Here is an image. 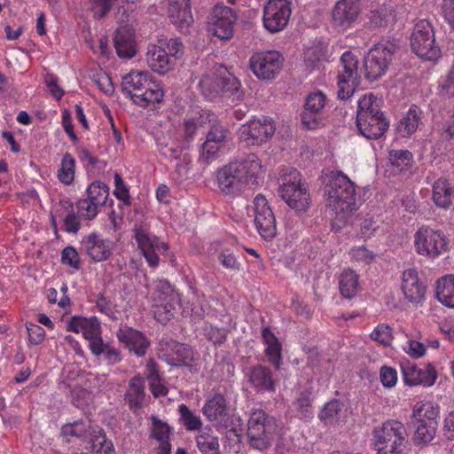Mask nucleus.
<instances>
[{
  "mask_svg": "<svg viewBox=\"0 0 454 454\" xmlns=\"http://www.w3.org/2000/svg\"><path fill=\"white\" fill-rule=\"evenodd\" d=\"M260 168L258 157L254 153L248 154L245 159L231 162L218 170V187L226 195H239L246 185H258Z\"/></svg>",
  "mask_w": 454,
  "mask_h": 454,
  "instance_id": "1",
  "label": "nucleus"
},
{
  "mask_svg": "<svg viewBox=\"0 0 454 454\" xmlns=\"http://www.w3.org/2000/svg\"><path fill=\"white\" fill-rule=\"evenodd\" d=\"M327 206L344 219L356 210L355 184L343 173L332 171L322 176Z\"/></svg>",
  "mask_w": 454,
  "mask_h": 454,
  "instance_id": "2",
  "label": "nucleus"
},
{
  "mask_svg": "<svg viewBox=\"0 0 454 454\" xmlns=\"http://www.w3.org/2000/svg\"><path fill=\"white\" fill-rule=\"evenodd\" d=\"M356 124L359 134L369 140L380 138L388 129L389 122L373 94L364 95L358 100Z\"/></svg>",
  "mask_w": 454,
  "mask_h": 454,
  "instance_id": "3",
  "label": "nucleus"
},
{
  "mask_svg": "<svg viewBox=\"0 0 454 454\" xmlns=\"http://www.w3.org/2000/svg\"><path fill=\"white\" fill-rule=\"evenodd\" d=\"M400 39L381 38L364 58V77L370 82L378 81L389 68L393 56L400 49Z\"/></svg>",
  "mask_w": 454,
  "mask_h": 454,
  "instance_id": "4",
  "label": "nucleus"
},
{
  "mask_svg": "<svg viewBox=\"0 0 454 454\" xmlns=\"http://www.w3.org/2000/svg\"><path fill=\"white\" fill-rule=\"evenodd\" d=\"M377 454H407L408 434L405 426L397 420H387L372 432Z\"/></svg>",
  "mask_w": 454,
  "mask_h": 454,
  "instance_id": "5",
  "label": "nucleus"
},
{
  "mask_svg": "<svg viewBox=\"0 0 454 454\" xmlns=\"http://www.w3.org/2000/svg\"><path fill=\"white\" fill-rule=\"evenodd\" d=\"M278 427V421L274 417L268 415L262 409L254 410L247 422L248 443L260 450L268 449L277 434Z\"/></svg>",
  "mask_w": 454,
  "mask_h": 454,
  "instance_id": "6",
  "label": "nucleus"
},
{
  "mask_svg": "<svg viewBox=\"0 0 454 454\" xmlns=\"http://www.w3.org/2000/svg\"><path fill=\"white\" fill-rule=\"evenodd\" d=\"M411 49L419 58L434 61L440 58L441 49L435 42V34L427 20H419L411 35Z\"/></svg>",
  "mask_w": 454,
  "mask_h": 454,
  "instance_id": "7",
  "label": "nucleus"
},
{
  "mask_svg": "<svg viewBox=\"0 0 454 454\" xmlns=\"http://www.w3.org/2000/svg\"><path fill=\"white\" fill-rule=\"evenodd\" d=\"M284 59L276 51L256 52L249 59V67L254 74L262 80L275 78L282 68Z\"/></svg>",
  "mask_w": 454,
  "mask_h": 454,
  "instance_id": "8",
  "label": "nucleus"
},
{
  "mask_svg": "<svg viewBox=\"0 0 454 454\" xmlns=\"http://www.w3.org/2000/svg\"><path fill=\"white\" fill-rule=\"evenodd\" d=\"M237 15L234 11L223 5H215L207 22V31L221 40H230L233 36Z\"/></svg>",
  "mask_w": 454,
  "mask_h": 454,
  "instance_id": "9",
  "label": "nucleus"
},
{
  "mask_svg": "<svg viewBox=\"0 0 454 454\" xmlns=\"http://www.w3.org/2000/svg\"><path fill=\"white\" fill-rule=\"evenodd\" d=\"M254 224L259 234L265 240H271L277 235L275 215L266 198L258 194L254 199Z\"/></svg>",
  "mask_w": 454,
  "mask_h": 454,
  "instance_id": "10",
  "label": "nucleus"
},
{
  "mask_svg": "<svg viewBox=\"0 0 454 454\" xmlns=\"http://www.w3.org/2000/svg\"><path fill=\"white\" fill-rule=\"evenodd\" d=\"M288 0H269L263 11V26L270 33L283 30L291 16Z\"/></svg>",
  "mask_w": 454,
  "mask_h": 454,
  "instance_id": "11",
  "label": "nucleus"
},
{
  "mask_svg": "<svg viewBox=\"0 0 454 454\" xmlns=\"http://www.w3.org/2000/svg\"><path fill=\"white\" fill-rule=\"evenodd\" d=\"M294 181L289 179L288 182L280 184L278 193L289 207L296 211H305L309 205V193L300 178L296 182L299 173L294 170Z\"/></svg>",
  "mask_w": 454,
  "mask_h": 454,
  "instance_id": "12",
  "label": "nucleus"
},
{
  "mask_svg": "<svg viewBox=\"0 0 454 454\" xmlns=\"http://www.w3.org/2000/svg\"><path fill=\"white\" fill-rule=\"evenodd\" d=\"M415 246L419 254L435 257L447 248L442 232L430 228H421L415 236Z\"/></svg>",
  "mask_w": 454,
  "mask_h": 454,
  "instance_id": "13",
  "label": "nucleus"
},
{
  "mask_svg": "<svg viewBox=\"0 0 454 454\" xmlns=\"http://www.w3.org/2000/svg\"><path fill=\"white\" fill-rule=\"evenodd\" d=\"M114 244L108 239H104L97 232H91L83 237L81 241V250L95 262L108 260L113 254Z\"/></svg>",
  "mask_w": 454,
  "mask_h": 454,
  "instance_id": "14",
  "label": "nucleus"
},
{
  "mask_svg": "<svg viewBox=\"0 0 454 454\" xmlns=\"http://www.w3.org/2000/svg\"><path fill=\"white\" fill-rule=\"evenodd\" d=\"M276 128L271 119L251 120L240 128V137L250 145H259L266 142L275 133Z\"/></svg>",
  "mask_w": 454,
  "mask_h": 454,
  "instance_id": "15",
  "label": "nucleus"
},
{
  "mask_svg": "<svg viewBox=\"0 0 454 454\" xmlns=\"http://www.w3.org/2000/svg\"><path fill=\"white\" fill-rule=\"evenodd\" d=\"M163 356L171 366H192L193 350L191 346L169 339L161 343Z\"/></svg>",
  "mask_w": 454,
  "mask_h": 454,
  "instance_id": "16",
  "label": "nucleus"
},
{
  "mask_svg": "<svg viewBox=\"0 0 454 454\" xmlns=\"http://www.w3.org/2000/svg\"><path fill=\"white\" fill-rule=\"evenodd\" d=\"M202 412L208 421L216 423L224 428L229 427V407L222 394L215 393L207 398L202 408Z\"/></svg>",
  "mask_w": 454,
  "mask_h": 454,
  "instance_id": "17",
  "label": "nucleus"
},
{
  "mask_svg": "<svg viewBox=\"0 0 454 454\" xmlns=\"http://www.w3.org/2000/svg\"><path fill=\"white\" fill-rule=\"evenodd\" d=\"M168 14L170 21L182 32H187L193 23L190 0H168Z\"/></svg>",
  "mask_w": 454,
  "mask_h": 454,
  "instance_id": "18",
  "label": "nucleus"
},
{
  "mask_svg": "<svg viewBox=\"0 0 454 454\" xmlns=\"http://www.w3.org/2000/svg\"><path fill=\"white\" fill-rule=\"evenodd\" d=\"M116 336L125 348L134 351L137 356H143L150 346V341L143 333L129 326L121 327Z\"/></svg>",
  "mask_w": 454,
  "mask_h": 454,
  "instance_id": "19",
  "label": "nucleus"
},
{
  "mask_svg": "<svg viewBox=\"0 0 454 454\" xmlns=\"http://www.w3.org/2000/svg\"><path fill=\"white\" fill-rule=\"evenodd\" d=\"M360 12L359 0H339L333 9V22L335 26L348 27Z\"/></svg>",
  "mask_w": 454,
  "mask_h": 454,
  "instance_id": "20",
  "label": "nucleus"
},
{
  "mask_svg": "<svg viewBox=\"0 0 454 454\" xmlns=\"http://www.w3.org/2000/svg\"><path fill=\"white\" fill-rule=\"evenodd\" d=\"M402 291L405 298L414 303L420 302L426 294V286L419 281L418 272L409 269L403 273Z\"/></svg>",
  "mask_w": 454,
  "mask_h": 454,
  "instance_id": "21",
  "label": "nucleus"
},
{
  "mask_svg": "<svg viewBox=\"0 0 454 454\" xmlns=\"http://www.w3.org/2000/svg\"><path fill=\"white\" fill-rule=\"evenodd\" d=\"M134 238L139 249L145 256L146 262L151 267H157L159 264V256L156 250L160 251L157 239H152L142 227L135 226Z\"/></svg>",
  "mask_w": 454,
  "mask_h": 454,
  "instance_id": "22",
  "label": "nucleus"
},
{
  "mask_svg": "<svg viewBox=\"0 0 454 454\" xmlns=\"http://www.w3.org/2000/svg\"><path fill=\"white\" fill-rule=\"evenodd\" d=\"M114 45L120 58L132 59L136 54L133 29L129 26L120 27L114 33Z\"/></svg>",
  "mask_w": 454,
  "mask_h": 454,
  "instance_id": "23",
  "label": "nucleus"
},
{
  "mask_svg": "<svg viewBox=\"0 0 454 454\" xmlns=\"http://www.w3.org/2000/svg\"><path fill=\"white\" fill-rule=\"evenodd\" d=\"M145 60L151 69L160 74H167L174 67L171 57L167 54L166 49L160 44L148 47Z\"/></svg>",
  "mask_w": 454,
  "mask_h": 454,
  "instance_id": "24",
  "label": "nucleus"
},
{
  "mask_svg": "<svg viewBox=\"0 0 454 454\" xmlns=\"http://www.w3.org/2000/svg\"><path fill=\"white\" fill-rule=\"evenodd\" d=\"M152 81L148 71H131L122 78L123 93L134 100L135 94H140Z\"/></svg>",
  "mask_w": 454,
  "mask_h": 454,
  "instance_id": "25",
  "label": "nucleus"
},
{
  "mask_svg": "<svg viewBox=\"0 0 454 454\" xmlns=\"http://www.w3.org/2000/svg\"><path fill=\"white\" fill-rule=\"evenodd\" d=\"M67 330L74 333H82L88 340L101 335L100 323L96 317L90 318L82 317H72L67 323Z\"/></svg>",
  "mask_w": 454,
  "mask_h": 454,
  "instance_id": "26",
  "label": "nucleus"
},
{
  "mask_svg": "<svg viewBox=\"0 0 454 454\" xmlns=\"http://www.w3.org/2000/svg\"><path fill=\"white\" fill-rule=\"evenodd\" d=\"M248 381L259 392L273 393L276 390L271 369L262 364L250 369Z\"/></svg>",
  "mask_w": 454,
  "mask_h": 454,
  "instance_id": "27",
  "label": "nucleus"
},
{
  "mask_svg": "<svg viewBox=\"0 0 454 454\" xmlns=\"http://www.w3.org/2000/svg\"><path fill=\"white\" fill-rule=\"evenodd\" d=\"M221 74L218 83L222 86V96L231 99L232 103L241 102L245 98V91L239 80L226 68H221Z\"/></svg>",
  "mask_w": 454,
  "mask_h": 454,
  "instance_id": "28",
  "label": "nucleus"
},
{
  "mask_svg": "<svg viewBox=\"0 0 454 454\" xmlns=\"http://www.w3.org/2000/svg\"><path fill=\"white\" fill-rule=\"evenodd\" d=\"M403 382L406 386L413 387L423 385L424 387H431L434 384L437 372H427L426 379L419 378L420 368L415 363L410 361H403L400 364Z\"/></svg>",
  "mask_w": 454,
  "mask_h": 454,
  "instance_id": "29",
  "label": "nucleus"
},
{
  "mask_svg": "<svg viewBox=\"0 0 454 454\" xmlns=\"http://www.w3.org/2000/svg\"><path fill=\"white\" fill-rule=\"evenodd\" d=\"M85 442L88 443L86 449L90 452L96 454H114L112 441L106 438L105 431L99 426L95 425Z\"/></svg>",
  "mask_w": 454,
  "mask_h": 454,
  "instance_id": "30",
  "label": "nucleus"
},
{
  "mask_svg": "<svg viewBox=\"0 0 454 454\" xmlns=\"http://www.w3.org/2000/svg\"><path fill=\"white\" fill-rule=\"evenodd\" d=\"M440 409L437 404L432 402H418L412 409L411 419L412 424H438L437 418Z\"/></svg>",
  "mask_w": 454,
  "mask_h": 454,
  "instance_id": "31",
  "label": "nucleus"
},
{
  "mask_svg": "<svg viewBox=\"0 0 454 454\" xmlns=\"http://www.w3.org/2000/svg\"><path fill=\"white\" fill-rule=\"evenodd\" d=\"M262 338L267 345L265 354L268 356L269 362L278 370L282 360V346L278 339L269 327L262 328Z\"/></svg>",
  "mask_w": 454,
  "mask_h": 454,
  "instance_id": "32",
  "label": "nucleus"
},
{
  "mask_svg": "<svg viewBox=\"0 0 454 454\" xmlns=\"http://www.w3.org/2000/svg\"><path fill=\"white\" fill-rule=\"evenodd\" d=\"M145 382L139 375L133 377L129 383V388L125 394V401L130 410L136 411L142 407L145 399Z\"/></svg>",
  "mask_w": 454,
  "mask_h": 454,
  "instance_id": "33",
  "label": "nucleus"
},
{
  "mask_svg": "<svg viewBox=\"0 0 454 454\" xmlns=\"http://www.w3.org/2000/svg\"><path fill=\"white\" fill-rule=\"evenodd\" d=\"M453 188L448 180L439 178L433 185V200L442 208H449L452 204Z\"/></svg>",
  "mask_w": 454,
  "mask_h": 454,
  "instance_id": "34",
  "label": "nucleus"
},
{
  "mask_svg": "<svg viewBox=\"0 0 454 454\" xmlns=\"http://www.w3.org/2000/svg\"><path fill=\"white\" fill-rule=\"evenodd\" d=\"M421 114L422 112L416 106H412L397 123V132L403 137H410L417 130L421 121Z\"/></svg>",
  "mask_w": 454,
  "mask_h": 454,
  "instance_id": "35",
  "label": "nucleus"
},
{
  "mask_svg": "<svg viewBox=\"0 0 454 454\" xmlns=\"http://www.w3.org/2000/svg\"><path fill=\"white\" fill-rule=\"evenodd\" d=\"M358 63L357 58L351 51H345L340 57V64L343 67V71L338 77L351 80L352 85L358 86L360 82Z\"/></svg>",
  "mask_w": 454,
  "mask_h": 454,
  "instance_id": "36",
  "label": "nucleus"
},
{
  "mask_svg": "<svg viewBox=\"0 0 454 454\" xmlns=\"http://www.w3.org/2000/svg\"><path fill=\"white\" fill-rule=\"evenodd\" d=\"M163 90L160 84L151 81L149 84L140 94H135L133 102L142 107H146L149 104L159 103L163 98Z\"/></svg>",
  "mask_w": 454,
  "mask_h": 454,
  "instance_id": "37",
  "label": "nucleus"
},
{
  "mask_svg": "<svg viewBox=\"0 0 454 454\" xmlns=\"http://www.w3.org/2000/svg\"><path fill=\"white\" fill-rule=\"evenodd\" d=\"M436 298L446 307L454 309V276H445L437 280Z\"/></svg>",
  "mask_w": 454,
  "mask_h": 454,
  "instance_id": "38",
  "label": "nucleus"
},
{
  "mask_svg": "<svg viewBox=\"0 0 454 454\" xmlns=\"http://www.w3.org/2000/svg\"><path fill=\"white\" fill-rule=\"evenodd\" d=\"M358 286V276L351 270H344L339 279V288L341 295L347 299L353 298Z\"/></svg>",
  "mask_w": 454,
  "mask_h": 454,
  "instance_id": "39",
  "label": "nucleus"
},
{
  "mask_svg": "<svg viewBox=\"0 0 454 454\" xmlns=\"http://www.w3.org/2000/svg\"><path fill=\"white\" fill-rule=\"evenodd\" d=\"M222 77L221 69L213 73L211 75L203 76L200 82V87L202 94L209 98L213 99L222 95V86L218 83V79Z\"/></svg>",
  "mask_w": 454,
  "mask_h": 454,
  "instance_id": "40",
  "label": "nucleus"
},
{
  "mask_svg": "<svg viewBox=\"0 0 454 454\" xmlns=\"http://www.w3.org/2000/svg\"><path fill=\"white\" fill-rule=\"evenodd\" d=\"M343 403L339 399H332L326 403L318 414V418L325 425H333L339 421Z\"/></svg>",
  "mask_w": 454,
  "mask_h": 454,
  "instance_id": "41",
  "label": "nucleus"
},
{
  "mask_svg": "<svg viewBox=\"0 0 454 454\" xmlns=\"http://www.w3.org/2000/svg\"><path fill=\"white\" fill-rule=\"evenodd\" d=\"M95 425L90 420H76L74 423L66 424L62 427L61 432L64 435L75 436L83 439L84 442L89 438V434L92 431Z\"/></svg>",
  "mask_w": 454,
  "mask_h": 454,
  "instance_id": "42",
  "label": "nucleus"
},
{
  "mask_svg": "<svg viewBox=\"0 0 454 454\" xmlns=\"http://www.w3.org/2000/svg\"><path fill=\"white\" fill-rule=\"evenodd\" d=\"M415 428L413 441L417 445H427L435 437L438 424H413Z\"/></svg>",
  "mask_w": 454,
  "mask_h": 454,
  "instance_id": "43",
  "label": "nucleus"
},
{
  "mask_svg": "<svg viewBox=\"0 0 454 454\" xmlns=\"http://www.w3.org/2000/svg\"><path fill=\"white\" fill-rule=\"evenodd\" d=\"M87 198L92 201L93 205L102 207L106 204L109 196V188L105 183L95 181L87 188Z\"/></svg>",
  "mask_w": 454,
  "mask_h": 454,
  "instance_id": "44",
  "label": "nucleus"
},
{
  "mask_svg": "<svg viewBox=\"0 0 454 454\" xmlns=\"http://www.w3.org/2000/svg\"><path fill=\"white\" fill-rule=\"evenodd\" d=\"M178 412L180 415L179 421L189 431L200 430L202 427L200 418L195 415L189 407L182 403L178 406Z\"/></svg>",
  "mask_w": 454,
  "mask_h": 454,
  "instance_id": "45",
  "label": "nucleus"
},
{
  "mask_svg": "<svg viewBox=\"0 0 454 454\" xmlns=\"http://www.w3.org/2000/svg\"><path fill=\"white\" fill-rule=\"evenodd\" d=\"M75 160L70 153L64 154L58 177L64 184H71L74 178Z\"/></svg>",
  "mask_w": 454,
  "mask_h": 454,
  "instance_id": "46",
  "label": "nucleus"
},
{
  "mask_svg": "<svg viewBox=\"0 0 454 454\" xmlns=\"http://www.w3.org/2000/svg\"><path fill=\"white\" fill-rule=\"evenodd\" d=\"M196 446L201 454H222L216 436L200 434L196 437Z\"/></svg>",
  "mask_w": 454,
  "mask_h": 454,
  "instance_id": "47",
  "label": "nucleus"
},
{
  "mask_svg": "<svg viewBox=\"0 0 454 454\" xmlns=\"http://www.w3.org/2000/svg\"><path fill=\"white\" fill-rule=\"evenodd\" d=\"M159 43L162 45L167 51V54L171 57V62L176 64V60L182 58L184 52V46L182 41L177 38H170L168 40L160 39Z\"/></svg>",
  "mask_w": 454,
  "mask_h": 454,
  "instance_id": "48",
  "label": "nucleus"
},
{
  "mask_svg": "<svg viewBox=\"0 0 454 454\" xmlns=\"http://www.w3.org/2000/svg\"><path fill=\"white\" fill-rule=\"evenodd\" d=\"M88 7L96 20L104 19L111 11L115 0H87Z\"/></svg>",
  "mask_w": 454,
  "mask_h": 454,
  "instance_id": "49",
  "label": "nucleus"
},
{
  "mask_svg": "<svg viewBox=\"0 0 454 454\" xmlns=\"http://www.w3.org/2000/svg\"><path fill=\"white\" fill-rule=\"evenodd\" d=\"M389 160L392 165L397 168H410L412 164L413 155L409 150H391Z\"/></svg>",
  "mask_w": 454,
  "mask_h": 454,
  "instance_id": "50",
  "label": "nucleus"
},
{
  "mask_svg": "<svg viewBox=\"0 0 454 454\" xmlns=\"http://www.w3.org/2000/svg\"><path fill=\"white\" fill-rule=\"evenodd\" d=\"M204 332L207 340L213 342L215 345H222L226 340L229 333L227 328L214 325L206 326Z\"/></svg>",
  "mask_w": 454,
  "mask_h": 454,
  "instance_id": "51",
  "label": "nucleus"
},
{
  "mask_svg": "<svg viewBox=\"0 0 454 454\" xmlns=\"http://www.w3.org/2000/svg\"><path fill=\"white\" fill-rule=\"evenodd\" d=\"M371 338L384 346H389L393 340L392 329L388 325H379L371 333Z\"/></svg>",
  "mask_w": 454,
  "mask_h": 454,
  "instance_id": "52",
  "label": "nucleus"
},
{
  "mask_svg": "<svg viewBox=\"0 0 454 454\" xmlns=\"http://www.w3.org/2000/svg\"><path fill=\"white\" fill-rule=\"evenodd\" d=\"M325 105V96L321 91H316L307 96L304 107L314 113H321Z\"/></svg>",
  "mask_w": 454,
  "mask_h": 454,
  "instance_id": "53",
  "label": "nucleus"
},
{
  "mask_svg": "<svg viewBox=\"0 0 454 454\" xmlns=\"http://www.w3.org/2000/svg\"><path fill=\"white\" fill-rule=\"evenodd\" d=\"M438 94L446 98H454V65L438 85Z\"/></svg>",
  "mask_w": 454,
  "mask_h": 454,
  "instance_id": "54",
  "label": "nucleus"
},
{
  "mask_svg": "<svg viewBox=\"0 0 454 454\" xmlns=\"http://www.w3.org/2000/svg\"><path fill=\"white\" fill-rule=\"evenodd\" d=\"M152 422H153V433L152 435L154 439L157 441H165L169 440V434H170V427L169 426L158 419L155 416L152 417Z\"/></svg>",
  "mask_w": 454,
  "mask_h": 454,
  "instance_id": "55",
  "label": "nucleus"
},
{
  "mask_svg": "<svg viewBox=\"0 0 454 454\" xmlns=\"http://www.w3.org/2000/svg\"><path fill=\"white\" fill-rule=\"evenodd\" d=\"M76 207L80 215L87 220H92L98 215V207L97 205H93L92 201L88 198L79 200L76 202Z\"/></svg>",
  "mask_w": 454,
  "mask_h": 454,
  "instance_id": "56",
  "label": "nucleus"
},
{
  "mask_svg": "<svg viewBox=\"0 0 454 454\" xmlns=\"http://www.w3.org/2000/svg\"><path fill=\"white\" fill-rule=\"evenodd\" d=\"M228 129L220 123H214L207 135L206 140L215 144H223L227 140Z\"/></svg>",
  "mask_w": 454,
  "mask_h": 454,
  "instance_id": "57",
  "label": "nucleus"
},
{
  "mask_svg": "<svg viewBox=\"0 0 454 454\" xmlns=\"http://www.w3.org/2000/svg\"><path fill=\"white\" fill-rule=\"evenodd\" d=\"M61 262L65 265L79 270L81 268V262L78 252L73 247H67L61 253Z\"/></svg>",
  "mask_w": 454,
  "mask_h": 454,
  "instance_id": "58",
  "label": "nucleus"
},
{
  "mask_svg": "<svg viewBox=\"0 0 454 454\" xmlns=\"http://www.w3.org/2000/svg\"><path fill=\"white\" fill-rule=\"evenodd\" d=\"M301 121L305 129H315L320 125L322 120L320 118V113H314L304 107L301 114Z\"/></svg>",
  "mask_w": 454,
  "mask_h": 454,
  "instance_id": "59",
  "label": "nucleus"
},
{
  "mask_svg": "<svg viewBox=\"0 0 454 454\" xmlns=\"http://www.w3.org/2000/svg\"><path fill=\"white\" fill-rule=\"evenodd\" d=\"M115 189L114 194L117 199L122 200L125 205L130 204V196L128 187L124 184L121 176L119 173L114 174Z\"/></svg>",
  "mask_w": 454,
  "mask_h": 454,
  "instance_id": "60",
  "label": "nucleus"
},
{
  "mask_svg": "<svg viewBox=\"0 0 454 454\" xmlns=\"http://www.w3.org/2000/svg\"><path fill=\"white\" fill-rule=\"evenodd\" d=\"M380 378L385 387L391 388L396 385L397 372L390 366L383 365L380 371Z\"/></svg>",
  "mask_w": 454,
  "mask_h": 454,
  "instance_id": "61",
  "label": "nucleus"
},
{
  "mask_svg": "<svg viewBox=\"0 0 454 454\" xmlns=\"http://www.w3.org/2000/svg\"><path fill=\"white\" fill-rule=\"evenodd\" d=\"M27 331L29 342L32 345H38L43 341L45 331L42 326L36 324L29 323L27 324Z\"/></svg>",
  "mask_w": 454,
  "mask_h": 454,
  "instance_id": "62",
  "label": "nucleus"
},
{
  "mask_svg": "<svg viewBox=\"0 0 454 454\" xmlns=\"http://www.w3.org/2000/svg\"><path fill=\"white\" fill-rule=\"evenodd\" d=\"M68 207H70V212L67 214V215L64 218V226L65 231L69 233H76L81 224L77 219V216L74 211V205L73 202L67 201Z\"/></svg>",
  "mask_w": 454,
  "mask_h": 454,
  "instance_id": "63",
  "label": "nucleus"
},
{
  "mask_svg": "<svg viewBox=\"0 0 454 454\" xmlns=\"http://www.w3.org/2000/svg\"><path fill=\"white\" fill-rule=\"evenodd\" d=\"M94 81L99 90L106 95H112L114 91L111 78L106 73H99L94 75Z\"/></svg>",
  "mask_w": 454,
  "mask_h": 454,
  "instance_id": "64",
  "label": "nucleus"
}]
</instances>
